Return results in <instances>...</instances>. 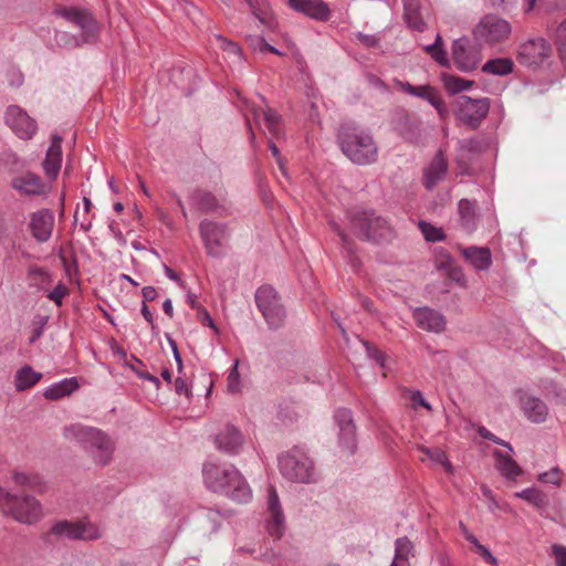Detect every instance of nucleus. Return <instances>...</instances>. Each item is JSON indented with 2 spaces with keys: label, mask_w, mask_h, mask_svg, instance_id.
Listing matches in <instances>:
<instances>
[{
  "label": "nucleus",
  "mask_w": 566,
  "mask_h": 566,
  "mask_svg": "<svg viewBox=\"0 0 566 566\" xmlns=\"http://www.w3.org/2000/svg\"><path fill=\"white\" fill-rule=\"evenodd\" d=\"M202 475L208 489L223 493L238 503L247 502L245 479L235 467L207 462L203 464Z\"/></svg>",
  "instance_id": "nucleus-1"
},
{
  "label": "nucleus",
  "mask_w": 566,
  "mask_h": 566,
  "mask_svg": "<svg viewBox=\"0 0 566 566\" xmlns=\"http://www.w3.org/2000/svg\"><path fill=\"white\" fill-rule=\"evenodd\" d=\"M63 436L65 439L78 443L93 457L96 463L102 465L109 463L114 444L111 438L102 430L74 423L64 428Z\"/></svg>",
  "instance_id": "nucleus-2"
},
{
  "label": "nucleus",
  "mask_w": 566,
  "mask_h": 566,
  "mask_svg": "<svg viewBox=\"0 0 566 566\" xmlns=\"http://www.w3.org/2000/svg\"><path fill=\"white\" fill-rule=\"evenodd\" d=\"M337 139L343 154L352 163L365 166L377 160L378 147L369 132L343 125Z\"/></svg>",
  "instance_id": "nucleus-3"
},
{
  "label": "nucleus",
  "mask_w": 566,
  "mask_h": 566,
  "mask_svg": "<svg viewBox=\"0 0 566 566\" xmlns=\"http://www.w3.org/2000/svg\"><path fill=\"white\" fill-rule=\"evenodd\" d=\"M277 460L280 472L286 480L306 484L315 481L314 463L303 448L294 447Z\"/></svg>",
  "instance_id": "nucleus-4"
},
{
  "label": "nucleus",
  "mask_w": 566,
  "mask_h": 566,
  "mask_svg": "<svg viewBox=\"0 0 566 566\" xmlns=\"http://www.w3.org/2000/svg\"><path fill=\"white\" fill-rule=\"evenodd\" d=\"M0 509L22 524H34L42 516L41 503L33 496H18L0 488Z\"/></svg>",
  "instance_id": "nucleus-5"
},
{
  "label": "nucleus",
  "mask_w": 566,
  "mask_h": 566,
  "mask_svg": "<svg viewBox=\"0 0 566 566\" xmlns=\"http://www.w3.org/2000/svg\"><path fill=\"white\" fill-rule=\"evenodd\" d=\"M350 224L356 235L366 241L385 242L394 237L388 222L374 211L358 210L353 213Z\"/></svg>",
  "instance_id": "nucleus-6"
},
{
  "label": "nucleus",
  "mask_w": 566,
  "mask_h": 566,
  "mask_svg": "<svg viewBox=\"0 0 566 566\" xmlns=\"http://www.w3.org/2000/svg\"><path fill=\"white\" fill-rule=\"evenodd\" d=\"M254 298L269 328H281L286 319V311L277 292L271 285H262L256 290Z\"/></svg>",
  "instance_id": "nucleus-7"
},
{
  "label": "nucleus",
  "mask_w": 566,
  "mask_h": 566,
  "mask_svg": "<svg viewBox=\"0 0 566 566\" xmlns=\"http://www.w3.org/2000/svg\"><path fill=\"white\" fill-rule=\"evenodd\" d=\"M490 98L460 95L454 101L455 117L471 129H476L490 112Z\"/></svg>",
  "instance_id": "nucleus-8"
},
{
  "label": "nucleus",
  "mask_w": 566,
  "mask_h": 566,
  "mask_svg": "<svg viewBox=\"0 0 566 566\" xmlns=\"http://www.w3.org/2000/svg\"><path fill=\"white\" fill-rule=\"evenodd\" d=\"M49 534L57 538H67L71 541H95L102 537L97 525L87 518L74 522L66 520L59 521L52 525Z\"/></svg>",
  "instance_id": "nucleus-9"
},
{
  "label": "nucleus",
  "mask_w": 566,
  "mask_h": 566,
  "mask_svg": "<svg viewBox=\"0 0 566 566\" xmlns=\"http://www.w3.org/2000/svg\"><path fill=\"white\" fill-rule=\"evenodd\" d=\"M57 14L81 30L78 35L82 38V42L93 44L98 40L99 25L90 10L66 7L59 10Z\"/></svg>",
  "instance_id": "nucleus-10"
},
{
  "label": "nucleus",
  "mask_w": 566,
  "mask_h": 566,
  "mask_svg": "<svg viewBox=\"0 0 566 566\" xmlns=\"http://www.w3.org/2000/svg\"><path fill=\"white\" fill-rule=\"evenodd\" d=\"M199 234L209 256L222 258L224 255L226 242L229 238L226 223L203 219L199 223Z\"/></svg>",
  "instance_id": "nucleus-11"
},
{
  "label": "nucleus",
  "mask_w": 566,
  "mask_h": 566,
  "mask_svg": "<svg viewBox=\"0 0 566 566\" xmlns=\"http://www.w3.org/2000/svg\"><path fill=\"white\" fill-rule=\"evenodd\" d=\"M264 527L268 534L274 539H280L286 530L284 511L277 492L272 485H270L266 491Z\"/></svg>",
  "instance_id": "nucleus-12"
},
{
  "label": "nucleus",
  "mask_w": 566,
  "mask_h": 566,
  "mask_svg": "<svg viewBox=\"0 0 566 566\" xmlns=\"http://www.w3.org/2000/svg\"><path fill=\"white\" fill-rule=\"evenodd\" d=\"M512 28L507 20L495 14H486L473 30L475 39L485 43H500L509 38Z\"/></svg>",
  "instance_id": "nucleus-13"
},
{
  "label": "nucleus",
  "mask_w": 566,
  "mask_h": 566,
  "mask_svg": "<svg viewBox=\"0 0 566 566\" xmlns=\"http://www.w3.org/2000/svg\"><path fill=\"white\" fill-rule=\"evenodd\" d=\"M552 53V46L544 38H532L522 43L517 51V61L528 67L539 66Z\"/></svg>",
  "instance_id": "nucleus-14"
},
{
  "label": "nucleus",
  "mask_w": 566,
  "mask_h": 566,
  "mask_svg": "<svg viewBox=\"0 0 566 566\" xmlns=\"http://www.w3.org/2000/svg\"><path fill=\"white\" fill-rule=\"evenodd\" d=\"M334 420L338 428L339 446L349 454H354L357 448V440L352 411L347 408H338L334 413Z\"/></svg>",
  "instance_id": "nucleus-15"
},
{
  "label": "nucleus",
  "mask_w": 566,
  "mask_h": 566,
  "mask_svg": "<svg viewBox=\"0 0 566 566\" xmlns=\"http://www.w3.org/2000/svg\"><path fill=\"white\" fill-rule=\"evenodd\" d=\"M255 124L263 130H268L270 134L269 147L270 150L275 157L276 163L283 174H285L284 164L280 156V151L273 138H279L281 135V117L273 109H268L262 112L261 114L254 113Z\"/></svg>",
  "instance_id": "nucleus-16"
},
{
  "label": "nucleus",
  "mask_w": 566,
  "mask_h": 566,
  "mask_svg": "<svg viewBox=\"0 0 566 566\" xmlns=\"http://www.w3.org/2000/svg\"><path fill=\"white\" fill-rule=\"evenodd\" d=\"M7 125L21 139H30L36 132V122L18 105H10L4 116Z\"/></svg>",
  "instance_id": "nucleus-17"
},
{
  "label": "nucleus",
  "mask_w": 566,
  "mask_h": 566,
  "mask_svg": "<svg viewBox=\"0 0 566 566\" xmlns=\"http://www.w3.org/2000/svg\"><path fill=\"white\" fill-rule=\"evenodd\" d=\"M452 57L457 67L462 72L475 70L481 60L480 53L470 45L469 40L465 38L453 41Z\"/></svg>",
  "instance_id": "nucleus-18"
},
{
  "label": "nucleus",
  "mask_w": 566,
  "mask_h": 566,
  "mask_svg": "<svg viewBox=\"0 0 566 566\" xmlns=\"http://www.w3.org/2000/svg\"><path fill=\"white\" fill-rule=\"evenodd\" d=\"M287 4L295 12L315 21L326 22L332 17L329 6L323 0H287Z\"/></svg>",
  "instance_id": "nucleus-19"
},
{
  "label": "nucleus",
  "mask_w": 566,
  "mask_h": 566,
  "mask_svg": "<svg viewBox=\"0 0 566 566\" xmlns=\"http://www.w3.org/2000/svg\"><path fill=\"white\" fill-rule=\"evenodd\" d=\"M216 448L228 454H237L243 447L244 438L240 430L228 423L222 430L213 436Z\"/></svg>",
  "instance_id": "nucleus-20"
},
{
  "label": "nucleus",
  "mask_w": 566,
  "mask_h": 566,
  "mask_svg": "<svg viewBox=\"0 0 566 566\" xmlns=\"http://www.w3.org/2000/svg\"><path fill=\"white\" fill-rule=\"evenodd\" d=\"M419 328L440 334L446 329L447 319L440 312L430 307H417L412 314Z\"/></svg>",
  "instance_id": "nucleus-21"
},
{
  "label": "nucleus",
  "mask_w": 566,
  "mask_h": 566,
  "mask_svg": "<svg viewBox=\"0 0 566 566\" xmlns=\"http://www.w3.org/2000/svg\"><path fill=\"white\" fill-rule=\"evenodd\" d=\"M54 226V217L48 209H41L31 214L30 230L35 241L44 243L50 240Z\"/></svg>",
  "instance_id": "nucleus-22"
},
{
  "label": "nucleus",
  "mask_w": 566,
  "mask_h": 566,
  "mask_svg": "<svg viewBox=\"0 0 566 566\" xmlns=\"http://www.w3.org/2000/svg\"><path fill=\"white\" fill-rule=\"evenodd\" d=\"M397 84L405 93L429 102L437 109L440 117H446L448 115V107L444 101L436 93L434 88L431 86H413L408 82H397Z\"/></svg>",
  "instance_id": "nucleus-23"
},
{
  "label": "nucleus",
  "mask_w": 566,
  "mask_h": 566,
  "mask_svg": "<svg viewBox=\"0 0 566 566\" xmlns=\"http://www.w3.org/2000/svg\"><path fill=\"white\" fill-rule=\"evenodd\" d=\"M62 140L59 135H53L51 145L46 151L45 158L42 163L45 175L49 179L54 180L60 174L62 165Z\"/></svg>",
  "instance_id": "nucleus-24"
},
{
  "label": "nucleus",
  "mask_w": 566,
  "mask_h": 566,
  "mask_svg": "<svg viewBox=\"0 0 566 566\" xmlns=\"http://www.w3.org/2000/svg\"><path fill=\"white\" fill-rule=\"evenodd\" d=\"M448 172V161L442 150H439L429 166L423 170V185L426 189L432 190L442 181Z\"/></svg>",
  "instance_id": "nucleus-25"
},
{
  "label": "nucleus",
  "mask_w": 566,
  "mask_h": 566,
  "mask_svg": "<svg viewBox=\"0 0 566 566\" xmlns=\"http://www.w3.org/2000/svg\"><path fill=\"white\" fill-rule=\"evenodd\" d=\"M10 185L14 190L25 196H41L45 193L44 182L38 175L31 171L12 178Z\"/></svg>",
  "instance_id": "nucleus-26"
},
{
  "label": "nucleus",
  "mask_w": 566,
  "mask_h": 566,
  "mask_svg": "<svg viewBox=\"0 0 566 566\" xmlns=\"http://www.w3.org/2000/svg\"><path fill=\"white\" fill-rule=\"evenodd\" d=\"M190 205L202 213H220L224 209L220 199L213 193L196 189L190 195Z\"/></svg>",
  "instance_id": "nucleus-27"
},
{
  "label": "nucleus",
  "mask_w": 566,
  "mask_h": 566,
  "mask_svg": "<svg viewBox=\"0 0 566 566\" xmlns=\"http://www.w3.org/2000/svg\"><path fill=\"white\" fill-rule=\"evenodd\" d=\"M403 3V19L409 29L418 32H423L427 29V23L421 12L420 0H402Z\"/></svg>",
  "instance_id": "nucleus-28"
},
{
  "label": "nucleus",
  "mask_w": 566,
  "mask_h": 566,
  "mask_svg": "<svg viewBox=\"0 0 566 566\" xmlns=\"http://www.w3.org/2000/svg\"><path fill=\"white\" fill-rule=\"evenodd\" d=\"M521 405L524 415L532 422L538 423L546 419L548 413L547 407L541 399L531 395H523L521 397Z\"/></svg>",
  "instance_id": "nucleus-29"
},
{
  "label": "nucleus",
  "mask_w": 566,
  "mask_h": 566,
  "mask_svg": "<svg viewBox=\"0 0 566 566\" xmlns=\"http://www.w3.org/2000/svg\"><path fill=\"white\" fill-rule=\"evenodd\" d=\"M462 253L476 271L486 270L492 263L491 252L488 248L469 247Z\"/></svg>",
  "instance_id": "nucleus-30"
},
{
  "label": "nucleus",
  "mask_w": 566,
  "mask_h": 566,
  "mask_svg": "<svg viewBox=\"0 0 566 566\" xmlns=\"http://www.w3.org/2000/svg\"><path fill=\"white\" fill-rule=\"evenodd\" d=\"M27 276L30 286L35 287L38 291L46 290L53 281L52 274L45 268H41L35 264H31L28 268Z\"/></svg>",
  "instance_id": "nucleus-31"
},
{
  "label": "nucleus",
  "mask_w": 566,
  "mask_h": 566,
  "mask_svg": "<svg viewBox=\"0 0 566 566\" xmlns=\"http://www.w3.org/2000/svg\"><path fill=\"white\" fill-rule=\"evenodd\" d=\"M493 457L495 458L496 461L495 467L502 475L509 479H515L522 473L521 468L511 457L504 454L499 450H495L493 452Z\"/></svg>",
  "instance_id": "nucleus-32"
},
{
  "label": "nucleus",
  "mask_w": 566,
  "mask_h": 566,
  "mask_svg": "<svg viewBox=\"0 0 566 566\" xmlns=\"http://www.w3.org/2000/svg\"><path fill=\"white\" fill-rule=\"evenodd\" d=\"M458 206L462 227L468 232H472L476 227V213L474 203L468 199H461Z\"/></svg>",
  "instance_id": "nucleus-33"
},
{
  "label": "nucleus",
  "mask_w": 566,
  "mask_h": 566,
  "mask_svg": "<svg viewBox=\"0 0 566 566\" xmlns=\"http://www.w3.org/2000/svg\"><path fill=\"white\" fill-rule=\"evenodd\" d=\"M514 63L509 57H497L489 60L484 65L482 66V72L497 75V76H504L513 72Z\"/></svg>",
  "instance_id": "nucleus-34"
},
{
  "label": "nucleus",
  "mask_w": 566,
  "mask_h": 566,
  "mask_svg": "<svg viewBox=\"0 0 566 566\" xmlns=\"http://www.w3.org/2000/svg\"><path fill=\"white\" fill-rule=\"evenodd\" d=\"M41 378V373L34 371L30 366L25 365L15 374V389H29L30 387L36 385Z\"/></svg>",
  "instance_id": "nucleus-35"
},
{
  "label": "nucleus",
  "mask_w": 566,
  "mask_h": 566,
  "mask_svg": "<svg viewBox=\"0 0 566 566\" xmlns=\"http://www.w3.org/2000/svg\"><path fill=\"white\" fill-rule=\"evenodd\" d=\"M515 496L528 502L537 509H545L548 505V499L542 491L528 488L515 493Z\"/></svg>",
  "instance_id": "nucleus-36"
},
{
  "label": "nucleus",
  "mask_w": 566,
  "mask_h": 566,
  "mask_svg": "<svg viewBox=\"0 0 566 566\" xmlns=\"http://www.w3.org/2000/svg\"><path fill=\"white\" fill-rule=\"evenodd\" d=\"M441 80L448 93L452 95L467 91L473 85L471 81H465L459 76L446 73L441 75Z\"/></svg>",
  "instance_id": "nucleus-37"
},
{
  "label": "nucleus",
  "mask_w": 566,
  "mask_h": 566,
  "mask_svg": "<svg viewBox=\"0 0 566 566\" xmlns=\"http://www.w3.org/2000/svg\"><path fill=\"white\" fill-rule=\"evenodd\" d=\"M459 147L463 153L469 155L468 159H471L482 154L488 145L479 138L470 137L459 140Z\"/></svg>",
  "instance_id": "nucleus-38"
},
{
  "label": "nucleus",
  "mask_w": 566,
  "mask_h": 566,
  "mask_svg": "<svg viewBox=\"0 0 566 566\" xmlns=\"http://www.w3.org/2000/svg\"><path fill=\"white\" fill-rule=\"evenodd\" d=\"M54 39L60 48L67 50H73L88 44L87 42H82V38L80 35H75L66 31H56Z\"/></svg>",
  "instance_id": "nucleus-39"
},
{
  "label": "nucleus",
  "mask_w": 566,
  "mask_h": 566,
  "mask_svg": "<svg viewBox=\"0 0 566 566\" xmlns=\"http://www.w3.org/2000/svg\"><path fill=\"white\" fill-rule=\"evenodd\" d=\"M419 450L432 462L440 463L441 465H443V468L448 472L453 471V467L451 462L448 460V455L443 450L439 448L430 449L423 446H420Z\"/></svg>",
  "instance_id": "nucleus-40"
},
{
  "label": "nucleus",
  "mask_w": 566,
  "mask_h": 566,
  "mask_svg": "<svg viewBox=\"0 0 566 566\" xmlns=\"http://www.w3.org/2000/svg\"><path fill=\"white\" fill-rule=\"evenodd\" d=\"M13 480L17 485L31 490H40L41 479L38 474H27L23 472L13 473Z\"/></svg>",
  "instance_id": "nucleus-41"
},
{
  "label": "nucleus",
  "mask_w": 566,
  "mask_h": 566,
  "mask_svg": "<svg viewBox=\"0 0 566 566\" xmlns=\"http://www.w3.org/2000/svg\"><path fill=\"white\" fill-rule=\"evenodd\" d=\"M419 229L424 239L429 242H440L444 240V233L441 228H437L429 222L420 221Z\"/></svg>",
  "instance_id": "nucleus-42"
},
{
  "label": "nucleus",
  "mask_w": 566,
  "mask_h": 566,
  "mask_svg": "<svg viewBox=\"0 0 566 566\" xmlns=\"http://www.w3.org/2000/svg\"><path fill=\"white\" fill-rule=\"evenodd\" d=\"M555 44L560 59L566 63V19L556 29Z\"/></svg>",
  "instance_id": "nucleus-43"
},
{
  "label": "nucleus",
  "mask_w": 566,
  "mask_h": 566,
  "mask_svg": "<svg viewBox=\"0 0 566 566\" xmlns=\"http://www.w3.org/2000/svg\"><path fill=\"white\" fill-rule=\"evenodd\" d=\"M415 547L412 542L407 537H398L395 542V555L413 557Z\"/></svg>",
  "instance_id": "nucleus-44"
},
{
  "label": "nucleus",
  "mask_w": 566,
  "mask_h": 566,
  "mask_svg": "<svg viewBox=\"0 0 566 566\" xmlns=\"http://www.w3.org/2000/svg\"><path fill=\"white\" fill-rule=\"evenodd\" d=\"M10 174H17L24 168V161L13 153L6 154L2 164Z\"/></svg>",
  "instance_id": "nucleus-45"
},
{
  "label": "nucleus",
  "mask_w": 566,
  "mask_h": 566,
  "mask_svg": "<svg viewBox=\"0 0 566 566\" xmlns=\"http://www.w3.org/2000/svg\"><path fill=\"white\" fill-rule=\"evenodd\" d=\"M69 294V289L62 282H59L53 290H51L46 297L52 301L56 306H61L63 298Z\"/></svg>",
  "instance_id": "nucleus-46"
},
{
  "label": "nucleus",
  "mask_w": 566,
  "mask_h": 566,
  "mask_svg": "<svg viewBox=\"0 0 566 566\" xmlns=\"http://www.w3.org/2000/svg\"><path fill=\"white\" fill-rule=\"evenodd\" d=\"M135 365H132V370L138 376L140 379L149 380L157 388L159 386V379L156 376L149 374L148 370L145 369V365L142 360L135 358Z\"/></svg>",
  "instance_id": "nucleus-47"
},
{
  "label": "nucleus",
  "mask_w": 566,
  "mask_h": 566,
  "mask_svg": "<svg viewBox=\"0 0 566 566\" xmlns=\"http://www.w3.org/2000/svg\"><path fill=\"white\" fill-rule=\"evenodd\" d=\"M426 52L442 66H448L449 60L443 48H437V44H429L424 48Z\"/></svg>",
  "instance_id": "nucleus-48"
},
{
  "label": "nucleus",
  "mask_w": 566,
  "mask_h": 566,
  "mask_svg": "<svg viewBox=\"0 0 566 566\" xmlns=\"http://www.w3.org/2000/svg\"><path fill=\"white\" fill-rule=\"evenodd\" d=\"M364 347L366 348V353L370 359H373L380 368L385 367V355L384 353L371 346L368 342H364Z\"/></svg>",
  "instance_id": "nucleus-49"
},
{
  "label": "nucleus",
  "mask_w": 566,
  "mask_h": 566,
  "mask_svg": "<svg viewBox=\"0 0 566 566\" xmlns=\"http://www.w3.org/2000/svg\"><path fill=\"white\" fill-rule=\"evenodd\" d=\"M538 480L543 483H549L554 485H559L560 483V470L558 468H553L552 470L541 473L538 475Z\"/></svg>",
  "instance_id": "nucleus-50"
},
{
  "label": "nucleus",
  "mask_w": 566,
  "mask_h": 566,
  "mask_svg": "<svg viewBox=\"0 0 566 566\" xmlns=\"http://www.w3.org/2000/svg\"><path fill=\"white\" fill-rule=\"evenodd\" d=\"M78 387H80V384L77 381V378L72 377V378H64L57 382H53V384L49 385L46 389H51V390H54V389H78Z\"/></svg>",
  "instance_id": "nucleus-51"
},
{
  "label": "nucleus",
  "mask_w": 566,
  "mask_h": 566,
  "mask_svg": "<svg viewBox=\"0 0 566 566\" xmlns=\"http://www.w3.org/2000/svg\"><path fill=\"white\" fill-rule=\"evenodd\" d=\"M356 38H357V40L360 43H363L367 48H376V46H378L379 41H380L378 35H376V34H365L363 32H357L356 33Z\"/></svg>",
  "instance_id": "nucleus-52"
},
{
  "label": "nucleus",
  "mask_w": 566,
  "mask_h": 566,
  "mask_svg": "<svg viewBox=\"0 0 566 566\" xmlns=\"http://www.w3.org/2000/svg\"><path fill=\"white\" fill-rule=\"evenodd\" d=\"M552 551L555 556L556 566H566V547L555 544Z\"/></svg>",
  "instance_id": "nucleus-53"
},
{
  "label": "nucleus",
  "mask_w": 566,
  "mask_h": 566,
  "mask_svg": "<svg viewBox=\"0 0 566 566\" xmlns=\"http://www.w3.org/2000/svg\"><path fill=\"white\" fill-rule=\"evenodd\" d=\"M453 261L450 256L447 258L446 264L450 266L449 276L451 280L455 282H462L464 281V275L462 273V270L458 266L452 265Z\"/></svg>",
  "instance_id": "nucleus-54"
},
{
  "label": "nucleus",
  "mask_w": 566,
  "mask_h": 566,
  "mask_svg": "<svg viewBox=\"0 0 566 566\" xmlns=\"http://www.w3.org/2000/svg\"><path fill=\"white\" fill-rule=\"evenodd\" d=\"M239 371H238V360H235L234 365L232 366L230 374L228 376V387L227 389H237L239 385Z\"/></svg>",
  "instance_id": "nucleus-55"
},
{
  "label": "nucleus",
  "mask_w": 566,
  "mask_h": 566,
  "mask_svg": "<svg viewBox=\"0 0 566 566\" xmlns=\"http://www.w3.org/2000/svg\"><path fill=\"white\" fill-rule=\"evenodd\" d=\"M205 515L213 524V527H217L223 518V514L216 509H206Z\"/></svg>",
  "instance_id": "nucleus-56"
},
{
  "label": "nucleus",
  "mask_w": 566,
  "mask_h": 566,
  "mask_svg": "<svg viewBox=\"0 0 566 566\" xmlns=\"http://www.w3.org/2000/svg\"><path fill=\"white\" fill-rule=\"evenodd\" d=\"M255 49H258L260 52L264 53V52H271L273 54H276V55H282V52L279 51L276 48H274L273 45L266 43L264 41L263 38H259L258 39V42L254 46Z\"/></svg>",
  "instance_id": "nucleus-57"
},
{
  "label": "nucleus",
  "mask_w": 566,
  "mask_h": 566,
  "mask_svg": "<svg viewBox=\"0 0 566 566\" xmlns=\"http://www.w3.org/2000/svg\"><path fill=\"white\" fill-rule=\"evenodd\" d=\"M140 313L145 321L150 324L151 329L155 332L157 326L155 324L154 315L145 302H142Z\"/></svg>",
  "instance_id": "nucleus-58"
},
{
  "label": "nucleus",
  "mask_w": 566,
  "mask_h": 566,
  "mask_svg": "<svg viewBox=\"0 0 566 566\" xmlns=\"http://www.w3.org/2000/svg\"><path fill=\"white\" fill-rule=\"evenodd\" d=\"M197 312L198 318L203 325H208L209 327L216 329L213 319L205 307H200Z\"/></svg>",
  "instance_id": "nucleus-59"
},
{
  "label": "nucleus",
  "mask_w": 566,
  "mask_h": 566,
  "mask_svg": "<svg viewBox=\"0 0 566 566\" xmlns=\"http://www.w3.org/2000/svg\"><path fill=\"white\" fill-rule=\"evenodd\" d=\"M143 302L147 304V302H153L157 298L158 293L154 286H145L142 289Z\"/></svg>",
  "instance_id": "nucleus-60"
},
{
  "label": "nucleus",
  "mask_w": 566,
  "mask_h": 566,
  "mask_svg": "<svg viewBox=\"0 0 566 566\" xmlns=\"http://www.w3.org/2000/svg\"><path fill=\"white\" fill-rule=\"evenodd\" d=\"M479 555H481L485 562L490 563L491 565H496L497 564V560L496 558L492 555L491 551L484 546V545H481L478 547V549L475 551Z\"/></svg>",
  "instance_id": "nucleus-61"
},
{
  "label": "nucleus",
  "mask_w": 566,
  "mask_h": 566,
  "mask_svg": "<svg viewBox=\"0 0 566 566\" xmlns=\"http://www.w3.org/2000/svg\"><path fill=\"white\" fill-rule=\"evenodd\" d=\"M410 400L413 403V406L420 405V406L424 407L428 410L431 409V406L421 396V391H412Z\"/></svg>",
  "instance_id": "nucleus-62"
},
{
  "label": "nucleus",
  "mask_w": 566,
  "mask_h": 566,
  "mask_svg": "<svg viewBox=\"0 0 566 566\" xmlns=\"http://www.w3.org/2000/svg\"><path fill=\"white\" fill-rule=\"evenodd\" d=\"M222 41V49L232 54H239L241 52L239 45L232 41L220 38Z\"/></svg>",
  "instance_id": "nucleus-63"
},
{
  "label": "nucleus",
  "mask_w": 566,
  "mask_h": 566,
  "mask_svg": "<svg viewBox=\"0 0 566 566\" xmlns=\"http://www.w3.org/2000/svg\"><path fill=\"white\" fill-rule=\"evenodd\" d=\"M256 19L264 24L269 30H274L277 25L276 21L271 14H265L264 17L256 15Z\"/></svg>",
  "instance_id": "nucleus-64"
}]
</instances>
